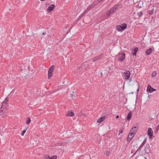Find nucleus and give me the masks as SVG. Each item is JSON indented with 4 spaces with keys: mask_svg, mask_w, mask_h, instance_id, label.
Segmentation results:
<instances>
[{
    "mask_svg": "<svg viewBox=\"0 0 159 159\" xmlns=\"http://www.w3.org/2000/svg\"><path fill=\"white\" fill-rule=\"evenodd\" d=\"M125 56L124 53H119L117 55L119 60L121 61H123L125 58Z\"/></svg>",
    "mask_w": 159,
    "mask_h": 159,
    "instance_id": "1",
    "label": "nucleus"
},
{
    "mask_svg": "<svg viewBox=\"0 0 159 159\" xmlns=\"http://www.w3.org/2000/svg\"><path fill=\"white\" fill-rule=\"evenodd\" d=\"M138 129V128L137 127L134 126L131 129L130 131V134H132L134 135V134H135Z\"/></svg>",
    "mask_w": 159,
    "mask_h": 159,
    "instance_id": "2",
    "label": "nucleus"
},
{
    "mask_svg": "<svg viewBox=\"0 0 159 159\" xmlns=\"http://www.w3.org/2000/svg\"><path fill=\"white\" fill-rule=\"evenodd\" d=\"M130 73L129 70L125 71L124 73V76L126 79H128L130 77Z\"/></svg>",
    "mask_w": 159,
    "mask_h": 159,
    "instance_id": "3",
    "label": "nucleus"
},
{
    "mask_svg": "<svg viewBox=\"0 0 159 159\" xmlns=\"http://www.w3.org/2000/svg\"><path fill=\"white\" fill-rule=\"evenodd\" d=\"M54 7L55 5L54 4L51 5L49 6V7H48V11L49 12H50L52 11L53 10Z\"/></svg>",
    "mask_w": 159,
    "mask_h": 159,
    "instance_id": "4",
    "label": "nucleus"
},
{
    "mask_svg": "<svg viewBox=\"0 0 159 159\" xmlns=\"http://www.w3.org/2000/svg\"><path fill=\"white\" fill-rule=\"evenodd\" d=\"M155 90H156V89L152 88L150 85L148 86L147 89V91H149L150 93H151Z\"/></svg>",
    "mask_w": 159,
    "mask_h": 159,
    "instance_id": "5",
    "label": "nucleus"
},
{
    "mask_svg": "<svg viewBox=\"0 0 159 159\" xmlns=\"http://www.w3.org/2000/svg\"><path fill=\"white\" fill-rule=\"evenodd\" d=\"M134 135H133L132 134L129 133L128 134L127 138V141L128 142L130 141L132 139Z\"/></svg>",
    "mask_w": 159,
    "mask_h": 159,
    "instance_id": "6",
    "label": "nucleus"
},
{
    "mask_svg": "<svg viewBox=\"0 0 159 159\" xmlns=\"http://www.w3.org/2000/svg\"><path fill=\"white\" fill-rule=\"evenodd\" d=\"M148 134L150 137H152L153 135V131L151 128L148 129Z\"/></svg>",
    "mask_w": 159,
    "mask_h": 159,
    "instance_id": "7",
    "label": "nucleus"
},
{
    "mask_svg": "<svg viewBox=\"0 0 159 159\" xmlns=\"http://www.w3.org/2000/svg\"><path fill=\"white\" fill-rule=\"evenodd\" d=\"M138 51V48L137 47H136L134 48V50H133L132 52V54L133 55H136V52Z\"/></svg>",
    "mask_w": 159,
    "mask_h": 159,
    "instance_id": "8",
    "label": "nucleus"
},
{
    "mask_svg": "<svg viewBox=\"0 0 159 159\" xmlns=\"http://www.w3.org/2000/svg\"><path fill=\"white\" fill-rule=\"evenodd\" d=\"M152 52V49L151 48H149V49H148L147 51H146V54L147 55H149L150 54H151Z\"/></svg>",
    "mask_w": 159,
    "mask_h": 159,
    "instance_id": "9",
    "label": "nucleus"
},
{
    "mask_svg": "<svg viewBox=\"0 0 159 159\" xmlns=\"http://www.w3.org/2000/svg\"><path fill=\"white\" fill-rule=\"evenodd\" d=\"M105 120V117L104 116L100 118L97 120L98 123H101L102 122Z\"/></svg>",
    "mask_w": 159,
    "mask_h": 159,
    "instance_id": "10",
    "label": "nucleus"
},
{
    "mask_svg": "<svg viewBox=\"0 0 159 159\" xmlns=\"http://www.w3.org/2000/svg\"><path fill=\"white\" fill-rule=\"evenodd\" d=\"M116 7L115 6L111 9L110 10L111 11V13L113 14L114 12H115L116 11Z\"/></svg>",
    "mask_w": 159,
    "mask_h": 159,
    "instance_id": "11",
    "label": "nucleus"
},
{
    "mask_svg": "<svg viewBox=\"0 0 159 159\" xmlns=\"http://www.w3.org/2000/svg\"><path fill=\"white\" fill-rule=\"evenodd\" d=\"M54 66H51L49 69L48 73H52L54 69Z\"/></svg>",
    "mask_w": 159,
    "mask_h": 159,
    "instance_id": "12",
    "label": "nucleus"
},
{
    "mask_svg": "<svg viewBox=\"0 0 159 159\" xmlns=\"http://www.w3.org/2000/svg\"><path fill=\"white\" fill-rule=\"evenodd\" d=\"M116 28L117 29V30L118 31H121L123 30L122 28L121 27V26L120 25L117 26Z\"/></svg>",
    "mask_w": 159,
    "mask_h": 159,
    "instance_id": "13",
    "label": "nucleus"
},
{
    "mask_svg": "<svg viewBox=\"0 0 159 159\" xmlns=\"http://www.w3.org/2000/svg\"><path fill=\"white\" fill-rule=\"evenodd\" d=\"M132 114V112L131 111L129 112V113L128 114L127 116V120H129L131 119V116H132V114Z\"/></svg>",
    "mask_w": 159,
    "mask_h": 159,
    "instance_id": "14",
    "label": "nucleus"
},
{
    "mask_svg": "<svg viewBox=\"0 0 159 159\" xmlns=\"http://www.w3.org/2000/svg\"><path fill=\"white\" fill-rule=\"evenodd\" d=\"M126 25L125 24H123L122 25V26H121V27L122 28V29L123 30L125 29L126 28Z\"/></svg>",
    "mask_w": 159,
    "mask_h": 159,
    "instance_id": "15",
    "label": "nucleus"
},
{
    "mask_svg": "<svg viewBox=\"0 0 159 159\" xmlns=\"http://www.w3.org/2000/svg\"><path fill=\"white\" fill-rule=\"evenodd\" d=\"M74 115V114L73 112H70L68 114H67V116H73Z\"/></svg>",
    "mask_w": 159,
    "mask_h": 159,
    "instance_id": "16",
    "label": "nucleus"
},
{
    "mask_svg": "<svg viewBox=\"0 0 159 159\" xmlns=\"http://www.w3.org/2000/svg\"><path fill=\"white\" fill-rule=\"evenodd\" d=\"M111 14H112V13L109 10L108 11H107L106 15L108 17H109Z\"/></svg>",
    "mask_w": 159,
    "mask_h": 159,
    "instance_id": "17",
    "label": "nucleus"
},
{
    "mask_svg": "<svg viewBox=\"0 0 159 159\" xmlns=\"http://www.w3.org/2000/svg\"><path fill=\"white\" fill-rule=\"evenodd\" d=\"M75 96L73 94H70V98L71 99H74L75 98Z\"/></svg>",
    "mask_w": 159,
    "mask_h": 159,
    "instance_id": "18",
    "label": "nucleus"
},
{
    "mask_svg": "<svg viewBox=\"0 0 159 159\" xmlns=\"http://www.w3.org/2000/svg\"><path fill=\"white\" fill-rule=\"evenodd\" d=\"M156 74H157V73L156 72L154 71V72H152V77H155L156 76Z\"/></svg>",
    "mask_w": 159,
    "mask_h": 159,
    "instance_id": "19",
    "label": "nucleus"
},
{
    "mask_svg": "<svg viewBox=\"0 0 159 159\" xmlns=\"http://www.w3.org/2000/svg\"><path fill=\"white\" fill-rule=\"evenodd\" d=\"M57 156H53L51 157H50V159H56L57 158Z\"/></svg>",
    "mask_w": 159,
    "mask_h": 159,
    "instance_id": "20",
    "label": "nucleus"
},
{
    "mask_svg": "<svg viewBox=\"0 0 159 159\" xmlns=\"http://www.w3.org/2000/svg\"><path fill=\"white\" fill-rule=\"evenodd\" d=\"M52 75V73H48V78L50 79Z\"/></svg>",
    "mask_w": 159,
    "mask_h": 159,
    "instance_id": "21",
    "label": "nucleus"
},
{
    "mask_svg": "<svg viewBox=\"0 0 159 159\" xmlns=\"http://www.w3.org/2000/svg\"><path fill=\"white\" fill-rule=\"evenodd\" d=\"M6 104H7V103L6 102H4L2 103L0 109H1L2 108H3V107H4V104L6 105Z\"/></svg>",
    "mask_w": 159,
    "mask_h": 159,
    "instance_id": "22",
    "label": "nucleus"
},
{
    "mask_svg": "<svg viewBox=\"0 0 159 159\" xmlns=\"http://www.w3.org/2000/svg\"><path fill=\"white\" fill-rule=\"evenodd\" d=\"M28 120H27V122H26V123L27 124H29L30 123V118L29 117H28Z\"/></svg>",
    "mask_w": 159,
    "mask_h": 159,
    "instance_id": "23",
    "label": "nucleus"
},
{
    "mask_svg": "<svg viewBox=\"0 0 159 159\" xmlns=\"http://www.w3.org/2000/svg\"><path fill=\"white\" fill-rule=\"evenodd\" d=\"M50 157L48 155H46L44 157V159H50Z\"/></svg>",
    "mask_w": 159,
    "mask_h": 159,
    "instance_id": "24",
    "label": "nucleus"
},
{
    "mask_svg": "<svg viewBox=\"0 0 159 159\" xmlns=\"http://www.w3.org/2000/svg\"><path fill=\"white\" fill-rule=\"evenodd\" d=\"M145 142H144V141L141 144V145H140V146L139 147V149L141 147H142V146H143Z\"/></svg>",
    "mask_w": 159,
    "mask_h": 159,
    "instance_id": "25",
    "label": "nucleus"
},
{
    "mask_svg": "<svg viewBox=\"0 0 159 159\" xmlns=\"http://www.w3.org/2000/svg\"><path fill=\"white\" fill-rule=\"evenodd\" d=\"M0 113L1 115H3L4 113V112L3 111V110H1L0 109Z\"/></svg>",
    "mask_w": 159,
    "mask_h": 159,
    "instance_id": "26",
    "label": "nucleus"
},
{
    "mask_svg": "<svg viewBox=\"0 0 159 159\" xmlns=\"http://www.w3.org/2000/svg\"><path fill=\"white\" fill-rule=\"evenodd\" d=\"M110 154V152H109V151H107L105 153V154L107 156H108L109 155V154Z\"/></svg>",
    "mask_w": 159,
    "mask_h": 159,
    "instance_id": "27",
    "label": "nucleus"
},
{
    "mask_svg": "<svg viewBox=\"0 0 159 159\" xmlns=\"http://www.w3.org/2000/svg\"><path fill=\"white\" fill-rule=\"evenodd\" d=\"M138 15L139 16H140L142 15V13L141 12H140L138 13Z\"/></svg>",
    "mask_w": 159,
    "mask_h": 159,
    "instance_id": "28",
    "label": "nucleus"
},
{
    "mask_svg": "<svg viewBox=\"0 0 159 159\" xmlns=\"http://www.w3.org/2000/svg\"><path fill=\"white\" fill-rule=\"evenodd\" d=\"M26 131L25 130H23L21 133V135L22 136H23L24 133H25Z\"/></svg>",
    "mask_w": 159,
    "mask_h": 159,
    "instance_id": "29",
    "label": "nucleus"
},
{
    "mask_svg": "<svg viewBox=\"0 0 159 159\" xmlns=\"http://www.w3.org/2000/svg\"><path fill=\"white\" fill-rule=\"evenodd\" d=\"M103 72L105 74H107V70H103Z\"/></svg>",
    "mask_w": 159,
    "mask_h": 159,
    "instance_id": "30",
    "label": "nucleus"
},
{
    "mask_svg": "<svg viewBox=\"0 0 159 159\" xmlns=\"http://www.w3.org/2000/svg\"><path fill=\"white\" fill-rule=\"evenodd\" d=\"M8 100H9V98H6L5 99V101L8 102Z\"/></svg>",
    "mask_w": 159,
    "mask_h": 159,
    "instance_id": "31",
    "label": "nucleus"
},
{
    "mask_svg": "<svg viewBox=\"0 0 159 159\" xmlns=\"http://www.w3.org/2000/svg\"><path fill=\"white\" fill-rule=\"evenodd\" d=\"M122 132H123V130L122 129L121 130H120V131H119V134H121L122 133Z\"/></svg>",
    "mask_w": 159,
    "mask_h": 159,
    "instance_id": "32",
    "label": "nucleus"
},
{
    "mask_svg": "<svg viewBox=\"0 0 159 159\" xmlns=\"http://www.w3.org/2000/svg\"><path fill=\"white\" fill-rule=\"evenodd\" d=\"M157 130H158V128H159V125H158L157 126Z\"/></svg>",
    "mask_w": 159,
    "mask_h": 159,
    "instance_id": "33",
    "label": "nucleus"
},
{
    "mask_svg": "<svg viewBox=\"0 0 159 159\" xmlns=\"http://www.w3.org/2000/svg\"><path fill=\"white\" fill-rule=\"evenodd\" d=\"M13 93V90L12 91L11 93H10L9 95H10V94H12Z\"/></svg>",
    "mask_w": 159,
    "mask_h": 159,
    "instance_id": "34",
    "label": "nucleus"
},
{
    "mask_svg": "<svg viewBox=\"0 0 159 159\" xmlns=\"http://www.w3.org/2000/svg\"><path fill=\"white\" fill-rule=\"evenodd\" d=\"M46 34V33L45 32H43V33H42V35H45Z\"/></svg>",
    "mask_w": 159,
    "mask_h": 159,
    "instance_id": "35",
    "label": "nucleus"
},
{
    "mask_svg": "<svg viewBox=\"0 0 159 159\" xmlns=\"http://www.w3.org/2000/svg\"><path fill=\"white\" fill-rule=\"evenodd\" d=\"M93 7H91L90 6H89V7L88 8V9H89H89H90L91 8H92Z\"/></svg>",
    "mask_w": 159,
    "mask_h": 159,
    "instance_id": "36",
    "label": "nucleus"
},
{
    "mask_svg": "<svg viewBox=\"0 0 159 159\" xmlns=\"http://www.w3.org/2000/svg\"><path fill=\"white\" fill-rule=\"evenodd\" d=\"M98 2H101L102 0H97Z\"/></svg>",
    "mask_w": 159,
    "mask_h": 159,
    "instance_id": "37",
    "label": "nucleus"
},
{
    "mask_svg": "<svg viewBox=\"0 0 159 159\" xmlns=\"http://www.w3.org/2000/svg\"><path fill=\"white\" fill-rule=\"evenodd\" d=\"M153 11V10H152ZM151 13H150V14H152L153 12V11H152V10L151 11Z\"/></svg>",
    "mask_w": 159,
    "mask_h": 159,
    "instance_id": "38",
    "label": "nucleus"
},
{
    "mask_svg": "<svg viewBox=\"0 0 159 159\" xmlns=\"http://www.w3.org/2000/svg\"><path fill=\"white\" fill-rule=\"evenodd\" d=\"M119 116H116V118H119Z\"/></svg>",
    "mask_w": 159,
    "mask_h": 159,
    "instance_id": "39",
    "label": "nucleus"
},
{
    "mask_svg": "<svg viewBox=\"0 0 159 159\" xmlns=\"http://www.w3.org/2000/svg\"><path fill=\"white\" fill-rule=\"evenodd\" d=\"M101 77L102 76V72H101Z\"/></svg>",
    "mask_w": 159,
    "mask_h": 159,
    "instance_id": "40",
    "label": "nucleus"
},
{
    "mask_svg": "<svg viewBox=\"0 0 159 159\" xmlns=\"http://www.w3.org/2000/svg\"><path fill=\"white\" fill-rule=\"evenodd\" d=\"M138 90H139V89H137V91H138Z\"/></svg>",
    "mask_w": 159,
    "mask_h": 159,
    "instance_id": "41",
    "label": "nucleus"
},
{
    "mask_svg": "<svg viewBox=\"0 0 159 159\" xmlns=\"http://www.w3.org/2000/svg\"><path fill=\"white\" fill-rule=\"evenodd\" d=\"M131 94H133V92H131Z\"/></svg>",
    "mask_w": 159,
    "mask_h": 159,
    "instance_id": "42",
    "label": "nucleus"
},
{
    "mask_svg": "<svg viewBox=\"0 0 159 159\" xmlns=\"http://www.w3.org/2000/svg\"><path fill=\"white\" fill-rule=\"evenodd\" d=\"M72 93H74V92L73 91V92H72Z\"/></svg>",
    "mask_w": 159,
    "mask_h": 159,
    "instance_id": "43",
    "label": "nucleus"
},
{
    "mask_svg": "<svg viewBox=\"0 0 159 159\" xmlns=\"http://www.w3.org/2000/svg\"><path fill=\"white\" fill-rule=\"evenodd\" d=\"M5 105H5V104H4V106H5Z\"/></svg>",
    "mask_w": 159,
    "mask_h": 159,
    "instance_id": "44",
    "label": "nucleus"
},
{
    "mask_svg": "<svg viewBox=\"0 0 159 159\" xmlns=\"http://www.w3.org/2000/svg\"><path fill=\"white\" fill-rule=\"evenodd\" d=\"M108 128H109V129H110V127H109V126H108Z\"/></svg>",
    "mask_w": 159,
    "mask_h": 159,
    "instance_id": "45",
    "label": "nucleus"
}]
</instances>
